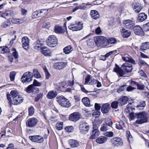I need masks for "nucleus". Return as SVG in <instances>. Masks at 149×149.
Returning a JSON list of instances; mask_svg holds the SVG:
<instances>
[{
    "label": "nucleus",
    "instance_id": "72a5a7b5",
    "mask_svg": "<svg viewBox=\"0 0 149 149\" xmlns=\"http://www.w3.org/2000/svg\"><path fill=\"white\" fill-rule=\"evenodd\" d=\"M149 49V42H145L142 44L140 46L141 50L143 51Z\"/></svg>",
    "mask_w": 149,
    "mask_h": 149
},
{
    "label": "nucleus",
    "instance_id": "f3484780",
    "mask_svg": "<svg viewBox=\"0 0 149 149\" xmlns=\"http://www.w3.org/2000/svg\"><path fill=\"white\" fill-rule=\"evenodd\" d=\"M80 116L78 112H74L71 114L69 116V120L74 122L76 121L80 118Z\"/></svg>",
    "mask_w": 149,
    "mask_h": 149
},
{
    "label": "nucleus",
    "instance_id": "69168bd1",
    "mask_svg": "<svg viewBox=\"0 0 149 149\" xmlns=\"http://www.w3.org/2000/svg\"><path fill=\"white\" fill-rule=\"evenodd\" d=\"M101 113L99 111H95L93 113V115L94 116H96V117H98L100 115Z\"/></svg>",
    "mask_w": 149,
    "mask_h": 149
},
{
    "label": "nucleus",
    "instance_id": "a18cd8bd",
    "mask_svg": "<svg viewBox=\"0 0 149 149\" xmlns=\"http://www.w3.org/2000/svg\"><path fill=\"white\" fill-rule=\"evenodd\" d=\"M63 123L62 122L58 123L56 124V128L59 130H61L63 127Z\"/></svg>",
    "mask_w": 149,
    "mask_h": 149
},
{
    "label": "nucleus",
    "instance_id": "473e14b6",
    "mask_svg": "<svg viewBox=\"0 0 149 149\" xmlns=\"http://www.w3.org/2000/svg\"><path fill=\"white\" fill-rule=\"evenodd\" d=\"M107 138L104 136H101L97 138L96 141L97 143L102 144L105 142L107 141Z\"/></svg>",
    "mask_w": 149,
    "mask_h": 149
},
{
    "label": "nucleus",
    "instance_id": "4d7b16f0",
    "mask_svg": "<svg viewBox=\"0 0 149 149\" xmlns=\"http://www.w3.org/2000/svg\"><path fill=\"white\" fill-rule=\"evenodd\" d=\"M13 51L12 53L13 55V56H14L15 58H18V53L16 51L15 49H13Z\"/></svg>",
    "mask_w": 149,
    "mask_h": 149
},
{
    "label": "nucleus",
    "instance_id": "a878e982",
    "mask_svg": "<svg viewBox=\"0 0 149 149\" xmlns=\"http://www.w3.org/2000/svg\"><path fill=\"white\" fill-rule=\"evenodd\" d=\"M122 59L124 61L128 62L134 64H135V61L128 55H125L122 57Z\"/></svg>",
    "mask_w": 149,
    "mask_h": 149
},
{
    "label": "nucleus",
    "instance_id": "37998d69",
    "mask_svg": "<svg viewBox=\"0 0 149 149\" xmlns=\"http://www.w3.org/2000/svg\"><path fill=\"white\" fill-rule=\"evenodd\" d=\"M138 113H134L131 112L130 113V119L131 120H133L135 118H137Z\"/></svg>",
    "mask_w": 149,
    "mask_h": 149
},
{
    "label": "nucleus",
    "instance_id": "5701e85b",
    "mask_svg": "<svg viewBox=\"0 0 149 149\" xmlns=\"http://www.w3.org/2000/svg\"><path fill=\"white\" fill-rule=\"evenodd\" d=\"M110 109V104L108 103L104 104L101 107V111L104 113H108Z\"/></svg>",
    "mask_w": 149,
    "mask_h": 149
},
{
    "label": "nucleus",
    "instance_id": "bf43d9fd",
    "mask_svg": "<svg viewBox=\"0 0 149 149\" xmlns=\"http://www.w3.org/2000/svg\"><path fill=\"white\" fill-rule=\"evenodd\" d=\"M46 79H48L50 76V74L47 69L44 70Z\"/></svg>",
    "mask_w": 149,
    "mask_h": 149
},
{
    "label": "nucleus",
    "instance_id": "cd10ccee",
    "mask_svg": "<svg viewBox=\"0 0 149 149\" xmlns=\"http://www.w3.org/2000/svg\"><path fill=\"white\" fill-rule=\"evenodd\" d=\"M120 31L123 37H128L131 35V32L130 31L124 28H122Z\"/></svg>",
    "mask_w": 149,
    "mask_h": 149
},
{
    "label": "nucleus",
    "instance_id": "e2e57ef3",
    "mask_svg": "<svg viewBox=\"0 0 149 149\" xmlns=\"http://www.w3.org/2000/svg\"><path fill=\"white\" fill-rule=\"evenodd\" d=\"M143 27L145 31H149V22L144 25Z\"/></svg>",
    "mask_w": 149,
    "mask_h": 149
},
{
    "label": "nucleus",
    "instance_id": "864d4df0",
    "mask_svg": "<svg viewBox=\"0 0 149 149\" xmlns=\"http://www.w3.org/2000/svg\"><path fill=\"white\" fill-rule=\"evenodd\" d=\"M15 74L16 73L15 72H12L10 73V77L11 81L14 80Z\"/></svg>",
    "mask_w": 149,
    "mask_h": 149
},
{
    "label": "nucleus",
    "instance_id": "f704fd0d",
    "mask_svg": "<svg viewBox=\"0 0 149 149\" xmlns=\"http://www.w3.org/2000/svg\"><path fill=\"white\" fill-rule=\"evenodd\" d=\"M25 20L23 18L21 19H13L11 22L14 24H20L24 22Z\"/></svg>",
    "mask_w": 149,
    "mask_h": 149
},
{
    "label": "nucleus",
    "instance_id": "bb28decb",
    "mask_svg": "<svg viewBox=\"0 0 149 149\" xmlns=\"http://www.w3.org/2000/svg\"><path fill=\"white\" fill-rule=\"evenodd\" d=\"M69 144L70 146L72 148H76L79 145V142L77 140L74 139L70 140Z\"/></svg>",
    "mask_w": 149,
    "mask_h": 149
},
{
    "label": "nucleus",
    "instance_id": "1a4fd4ad",
    "mask_svg": "<svg viewBox=\"0 0 149 149\" xmlns=\"http://www.w3.org/2000/svg\"><path fill=\"white\" fill-rule=\"evenodd\" d=\"M123 26L125 28L130 29H133L135 25L134 21L130 19L123 20Z\"/></svg>",
    "mask_w": 149,
    "mask_h": 149
},
{
    "label": "nucleus",
    "instance_id": "f03ea898",
    "mask_svg": "<svg viewBox=\"0 0 149 149\" xmlns=\"http://www.w3.org/2000/svg\"><path fill=\"white\" fill-rule=\"evenodd\" d=\"M42 39L37 40L34 43L35 49H38L41 48V53L45 56H50L51 55V52L48 48L44 47L41 48V46L43 45V41H42Z\"/></svg>",
    "mask_w": 149,
    "mask_h": 149
},
{
    "label": "nucleus",
    "instance_id": "603ef678",
    "mask_svg": "<svg viewBox=\"0 0 149 149\" xmlns=\"http://www.w3.org/2000/svg\"><path fill=\"white\" fill-rule=\"evenodd\" d=\"M34 112V109L33 107L31 106L29 109V113L30 116H32Z\"/></svg>",
    "mask_w": 149,
    "mask_h": 149
},
{
    "label": "nucleus",
    "instance_id": "c85d7f7f",
    "mask_svg": "<svg viewBox=\"0 0 149 149\" xmlns=\"http://www.w3.org/2000/svg\"><path fill=\"white\" fill-rule=\"evenodd\" d=\"M90 14L91 17L93 19H96L99 17L100 15L99 12L95 10H91Z\"/></svg>",
    "mask_w": 149,
    "mask_h": 149
},
{
    "label": "nucleus",
    "instance_id": "c9c22d12",
    "mask_svg": "<svg viewBox=\"0 0 149 149\" xmlns=\"http://www.w3.org/2000/svg\"><path fill=\"white\" fill-rule=\"evenodd\" d=\"M146 105L145 102L144 101H142L140 102L139 104L137 105L136 108L139 110H143Z\"/></svg>",
    "mask_w": 149,
    "mask_h": 149
},
{
    "label": "nucleus",
    "instance_id": "3c124183",
    "mask_svg": "<svg viewBox=\"0 0 149 149\" xmlns=\"http://www.w3.org/2000/svg\"><path fill=\"white\" fill-rule=\"evenodd\" d=\"M39 15L38 11H35L33 13L32 15V17L33 18H36L40 17Z\"/></svg>",
    "mask_w": 149,
    "mask_h": 149
},
{
    "label": "nucleus",
    "instance_id": "a19ab883",
    "mask_svg": "<svg viewBox=\"0 0 149 149\" xmlns=\"http://www.w3.org/2000/svg\"><path fill=\"white\" fill-rule=\"evenodd\" d=\"M105 122L106 123L105 124L110 127L112 126L113 124L111 119L109 118H106L105 119Z\"/></svg>",
    "mask_w": 149,
    "mask_h": 149
},
{
    "label": "nucleus",
    "instance_id": "ddd939ff",
    "mask_svg": "<svg viewBox=\"0 0 149 149\" xmlns=\"http://www.w3.org/2000/svg\"><path fill=\"white\" fill-rule=\"evenodd\" d=\"M68 27L69 29L73 31L80 30L82 29V24L81 22H78L75 24L70 26Z\"/></svg>",
    "mask_w": 149,
    "mask_h": 149
},
{
    "label": "nucleus",
    "instance_id": "2f4dec72",
    "mask_svg": "<svg viewBox=\"0 0 149 149\" xmlns=\"http://www.w3.org/2000/svg\"><path fill=\"white\" fill-rule=\"evenodd\" d=\"M147 17V15L144 13H140L139 14L138 17V21L139 22H142L145 20Z\"/></svg>",
    "mask_w": 149,
    "mask_h": 149
},
{
    "label": "nucleus",
    "instance_id": "7c9ffc66",
    "mask_svg": "<svg viewBox=\"0 0 149 149\" xmlns=\"http://www.w3.org/2000/svg\"><path fill=\"white\" fill-rule=\"evenodd\" d=\"M55 32L57 33L62 34L65 32V30L62 26H56L54 28Z\"/></svg>",
    "mask_w": 149,
    "mask_h": 149
},
{
    "label": "nucleus",
    "instance_id": "79ce46f5",
    "mask_svg": "<svg viewBox=\"0 0 149 149\" xmlns=\"http://www.w3.org/2000/svg\"><path fill=\"white\" fill-rule=\"evenodd\" d=\"M33 76H34L36 78H40L41 77V76L38 70L36 69L33 70Z\"/></svg>",
    "mask_w": 149,
    "mask_h": 149
},
{
    "label": "nucleus",
    "instance_id": "9b49d317",
    "mask_svg": "<svg viewBox=\"0 0 149 149\" xmlns=\"http://www.w3.org/2000/svg\"><path fill=\"white\" fill-rule=\"evenodd\" d=\"M112 145L113 146H122L123 141L119 137H116L111 140Z\"/></svg>",
    "mask_w": 149,
    "mask_h": 149
},
{
    "label": "nucleus",
    "instance_id": "9d476101",
    "mask_svg": "<svg viewBox=\"0 0 149 149\" xmlns=\"http://www.w3.org/2000/svg\"><path fill=\"white\" fill-rule=\"evenodd\" d=\"M38 120L35 118H29L26 121V126L30 127H35L37 124Z\"/></svg>",
    "mask_w": 149,
    "mask_h": 149
},
{
    "label": "nucleus",
    "instance_id": "dca6fc26",
    "mask_svg": "<svg viewBox=\"0 0 149 149\" xmlns=\"http://www.w3.org/2000/svg\"><path fill=\"white\" fill-rule=\"evenodd\" d=\"M97 80L91 77L90 75H88L85 77V84H89L91 85L95 84L97 83Z\"/></svg>",
    "mask_w": 149,
    "mask_h": 149
},
{
    "label": "nucleus",
    "instance_id": "49530a36",
    "mask_svg": "<svg viewBox=\"0 0 149 149\" xmlns=\"http://www.w3.org/2000/svg\"><path fill=\"white\" fill-rule=\"evenodd\" d=\"M108 44L109 43L110 44H114L116 42L117 40L115 38H109L108 40Z\"/></svg>",
    "mask_w": 149,
    "mask_h": 149
},
{
    "label": "nucleus",
    "instance_id": "aec40b11",
    "mask_svg": "<svg viewBox=\"0 0 149 149\" xmlns=\"http://www.w3.org/2000/svg\"><path fill=\"white\" fill-rule=\"evenodd\" d=\"M38 89L33 84L29 85L26 89V91L28 93L36 92Z\"/></svg>",
    "mask_w": 149,
    "mask_h": 149
},
{
    "label": "nucleus",
    "instance_id": "052dcab7",
    "mask_svg": "<svg viewBox=\"0 0 149 149\" xmlns=\"http://www.w3.org/2000/svg\"><path fill=\"white\" fill-rule=\"evenodd\" d=\"M73 129L74 128L72 126H68L65 128V130L68 132H72Z\"/></svg>",
    "mask_w": 149,
    "mask_h": 149
},
{
    "label": "nucleus",
    "instance_id": "4468645a",
    "mask_svg": "<svg viewBox=\"0 0 149 149\" xmlns=\"http://www.w3.org/2000/svg\"><path fill=\"white\" fill-rule=\"evenodd\" d=\"M57 40L56 38H49L46 40V43L49 47H54L57 44Z\"/></svg>",
    "mask_w": 149,
    "mask_h": 149
},
{
    "label": "nucleus",
    "instance_id": "20e7f679",
    "mask_svg": "<svg viewBox=\"0 0 149 149\" xmlns=\"http://www.w3.org/2000/svg\"><path fill=\"white\" fill-rule=\"evenodd\" d=\"M57 102L62 107L68 108L71 106V104L68 100L63 96H58L56 98Z\"/></svg>",
    "mask_w": 149,
    "mask_h": 149
},
{
    "label": "nucleus",
    "instance_id": "393cba45",
    "mask_svg": "<svg viewBox=\"0 0 149 149\" xmlns=\"http://www.w3.org/2000/svg\"><path fill=\"white\" fill-rule=\"evenodd\" d=\"M57 95V92L55 91H50L49 92L47 95V98L49 99L55 97Z\"/></svg>",
    "mask_w": 149,
    "mask_h": 149
},
{
    "label": "nucleus",
    "instance_id": "c756f323",
    "mask_svg": "<svg viewBox=\"0 0 149 149\" xmlns=\"http://www.w3.org/2000/svg\"><path fill=\"white\" fill-rule=\"evenodd\" d=\"M132 8L134 12L136 13H139L143 8L141 5L136 4L132 6Z\"/></svg>",
    "mask_w": 149,
    "mask_h": 149
},
{
    "label": "nucleus",
    "instance_id": "8fccbe9b",
    "mask_svg": "<svg viewBox=\"0 0 149 149\" xmlns=\"http://www.w3.org/2000/svg\"><path fill=\"white\" fill-rule=\"evenodd\" d=\"M9 22H3L1 25V26L2 28H6L8 27L10 24Z\"/></svg>",
    "mask_w": 149,
    "mask_h": 149
},
{
    "label": "nucleus",
    "instance_id": "680f3d73",
    "mask_svg": "<svg viewBox=\"0 0 149 149\" xmlns=\"http://www.w3.org/2000/svg\"><path fill=\"white\" fill-rule=\"evenodd\" d=\"M137 89L138 90H143L145 87L144 85L141 84H140L138 83V85L137 86Z\"/></svg>",
    "mask_w": 149,
    "mask_h": 149
},
{
    "label": "nucleus",
    "instance_id": "774afa93",
    "mask_svg": "<svg viewBox=\"0 0 149 149\" xmlns=\"http://www.w3.org/2000/svg\"><path fill=\"white\" fill-rule=\"evenodd\" d=\"M11 130L9 129H6V130L5 132V134L8 136H10L11 134Z\"/></svg>",
    "mask_w": 149,
    "mask_h": 149
},
{
    "label": "nucleus",
    "instance_id": "6e6d98bb",
    "mask_svg": "<svg viewBox=\"0 0 149 149\" xmlns=\"http://www.w3.org/2000/svg\"><path fill=\"white\" fill-rule=\"evenodd\" d=\"M104 135L108 137H111L113 136V134L112 132H108L105 133Z\"/></svg>",
    "mask_w": 149,
    "mask_h": 149
},
{
    "label": "nucleus",
    "instance_id": "0e129e2a",
    "mask_svg": "<svg viewBox=\"0 0 149 149\" xmlns=\"http://www.w3.org/2000/svg\"><path fill=\"white\" fill-rule=\"evenodd\" d=\"M101 106L100 104L95 103V110L100 111L101 108Z\"/></svg>",
    "mask_w": 149,
    "mask_h": 149
},
{
    "label": "nucleus",
    "instance_id": "c03bdc74",
    "mask_svg": "<svg viewBox=\"0 0 149 149\" xmlns=\"http://www.w3.org/2000/svg\"><path fill=\"white\" fill-rule=\"evenodd\" d=\"M100 130L102 132H105L108 130L107 125L105 124H102L101 125Z\"/></svg>",
    "mask_w": 149,
    "mask_h": 149
},
{
    "label": "nucleus",
    "instance_id": "423d86ee",
    "mask_svg": "<svg viewBox=\"0 0 149 149\" xmlns=\"http://www.w3.org/2000/svg\"><path fill=\"white\" fill-rule=\"evenodd\" d=\"M95 43L98 47L106 46L108 45V40L107 38H95Z\"/></svg>",
    "mask_w": 149,
    "mask_h": 149
},
{
    "label": "nucleus",
    "instance_id": "39448f33",
    "mask_svg": "<svg viewBox=\"0 0 149 149\" xmlns=\"http://www.w3.org/2000/svg\"><path fill=\"white\" fill-rule=\"evenodd\" d=\"M93 130L91 132L90 139H94L96 138L99 135V131L98 129L99 125L97 124L93 123Z\"/></svg>",
    "mask_w": 149,
    "mask_h": 149
},
{
    "label": "nucleus",
    "instance_id": "a211bd4d",
    "mask_svg": "<svg viewBox=\"0 0 149 149\" xmlns=\"http://www.w3.org/2000/svg\"><path fill=\"white\" fill-rule=\"evenodd\" d=\"M134 31L135 34L142 36L144 35V32L140 26H136L134 27Z\"/></svg>",
    "mask_w": 149,
    "mask_h": 149
},
{
    "label": "nucleus",
    "instance_id": "de8ad7c7",
    "mask_svg": "<svg viewBox=\"0 0 149 149\" xmlns=\"http://www.w3.org/2000/svg\"><path fill=\"white\" fill-rule=\"evenodd\" d=\"M38 13L40 17L43 16L47 12L46 9H42L40 10H38Z\"/></svg>",
    "mask_w": 149,
    "mask_h": 149
},
{
    "label": "nucleus",
    "instance_id": "f8f14e48",
    "mask_svg": "<svg viewBox=\"0 0 149 149\" xmlns=\"http://www.w3.org/2000/svg\"><path fill=\"white\" fill-rule=\"evenodd\" d=\"M19 95V93L17 91L15 90H12L11 91L10 94L9 95H7V99L9 101L12 100L11 99V98L12 99H14V100L13 101L14 102V101H16L15 99L17 97L18 98V97H17Z\"/></svg>",
    "mask_w": 149,
    "mask_h": 149
},
{
    "label": "nucleus",
    "instance_id": "412c9836",
    "mask_svg": "<svg viewBox=\"0 0 149 149\" xmlns=\"http://www.w3.org/2000/svg\"><path fill=\"white\" fill-rule=\"evenodd\" d=\"M66 65V63L64 62H57L54 63V68L57 69H61L64 68Z\"/></svg>",
    "mask_w": 149,
    "mask_h": 149
},
{
    "label": "nucleus",
    "instance_id": "6ab92c4d",
    "mask_svg": "<svg viewBox=\"0 0 149 149\" xmlns=\"http://www.w3.org/2000/svg\"><path fill=\"white\" fill-rule=\"evenodd\" d=\"M19 98H17L15 99L16 101L13 102L14 99H12V100L10 101V104L11 105L13 104L14 105H17L20 104L21 103L23 102L24 99L20 95L17 96V97Z\"/></svg>",
    "mask_w": 149,
    "mask_h": 149
},
{
    "label": "nucleus",
    "instance_id": "6e6552de",
    "mask_svg": "<svg viewBox=\"0 0 149 149\" xmlns=\"http://www.w3.org/2000/svg\"><path fill=\"white\" fill-rule=\"evenodd\" d=\"M79 129L81 133L85 134L88 131L89 126L87 123L81 122L79 125Z\"/></svg>",
    "mask_w": 149,
    "mask_h": 149
},
{
    "label": "nucleus",
    "instance_id": "338daca9",
    "mask_svg": "<svg viewBox=\"0 0 149 149\" xmlns=\"http://www.w3.org/2000/svg\"><path fill=\"white\" fill-rule=\"evenodd\" d=\"M87 45L91 47L93 46V42L92 40L91 39H90L89 40L87 41Z\"/></svg>",
    "mask_w": 149,
    "mask_h": 149
},
{
    "label": "nucleus",
    "instance_id": "f257e3e1",
    "mask_svg": "<svg viewBox=\"0 0 149 149\" xmlns=\"http://www.w3.org/2000/svg\"><path fill=\"white\" fill-rule=\"evenodd\" d=\"M115 65V67L114 68L113 71L116 72L120 77L123 76L124 72L123 70H124L126 72H129L132 70V65L127 63H124L122 65L121 68L122 70L117 64H116Z\"/></svg>",
    "mask_w": 149,
    "mask_h": 149
},
{
    "label": "nucleus",
    "instance_id": "b1692460",
    "mask_svg": "<svg viewBox=\"0 0 149 149\" xmlns=\"http://www.w3.org/2000/svg\"><path fill=\"white\" fill-rule=\"evenodd\" d=\"M128 99L127 97L123 96L120 97L118 100L119 105L123 106L126 104L128 101Z\"/></svg>",
    "mask_w": 149,
    "mask_h": 149
},
{
    "label": "nucleus",
    "instance_id": "7ed1b4c3",
    "mask_svg": "<svg viewBox=\"0 0 149 149\" xmlns=\"http://www.w3.org/2000/svg\"><path fill=\"white\" fill-rule=\"evenodd\" d=\"M148 114L145 111L138 113L137 119L135 123L139 125L147 123L148 121Z\"/></svg>",
    "mask_w": 149,
    "mask_h": 149
},
{
    "label": "nucleus",
    "instance_id": "4be33fe9",
    "mask_svg": "<svg viewBox=\"0 0 149 149\" xmlns=\"http://www.w3.org/2000/svg\"><path fill=\"white\" fill-rule=\"evenodd\" d=\"M29 40L28 38H22V42L23 47L24 49L27 50L29 49Z\"/></svg>",
    "mask_w": 149,
    "mask_h": 149
},
{
    "label": "nucleus",
    "instance_id": "2eb2a0df",
    "mask_svg": "<svg viewBox=\"0 0 149 149\" xmlns=\"http://www.w3.org/2000/svg\"><path fill=\"white\" fill-rule=\"evenodd\" d=\"M29 138L32 141L39 143H42L44 141L43 138L39 135L30 136Z\"/></svg>",
    "mask_w": 149,
    "mask_h": 149
},
{
    "label": "nucleus",
    "instance_id": "09e8293b",
    "mask_svg": "<svg viewBox=\"0 0 149 149\" xmlns=\"http://www.w3.org/2000/svg\"><path fill=\"white\" fill-rule=\"evenodd\" d=\"M118 101H114L112 102L111 104V106L113 108L116 109L118 107Z\"/></svg>",
    "mask_w": 149,
    "mask_h": 149
},
{
    "label": "nucleus",
    "instance_id": "13d9d810",
    "mask_svg": "<svg viewBox=\"0 0 149 149\" xmlns=\"http://www.w3.org/2000/svg\"><path fill=\"white\" fill-rule=\"evenodd\" d=\"M33 85L35 86H41V85H42V83H41L38 82L36 80L34 79L33 81Z\"/></svg>",
    "mask_w": 149,
    "mask_h": 149
},
{
    "label": "nucleus",
    "instance_id": "5fc2aeb1",
    "mask_svg": "<svg viewBox=\"0 0 149 149\" xmlns=\"http://www.w3.org/2000/svg\"><path fill=\"white\" fill-rule=\"evenodd\" d=\"M2 53H5L7 52H10L9 49L7 47H2Z\"/></svg>",
    "mask_w": 149,
    "mask_h": 149
},
{
    "label": "nucleus",
    "instance_id": "0eeeda50",
    "mask_svg": "<svg viewBox=\"0 0 149 149\" xmlns=\"http://www.w3.org/2000/svg\"><path fill=\"white\" fill-rule=\"evenodd\" d=\"M33 77L32 73L30 72H27L24 74L21 78V80L23 83L29 82L32 80Z\"/></svg>",
    "mask_w": 149,
    "mask_h": 149
},
{
    "label": "nucleus",
    "instance_id": "e433bc0d",
    "mask_svg": "<svg viewBox=\"0 0 149 149\" xmlns=\"http://www.w3.org/2000/svg\"><path fill=\"white\" fill-rule=\"evenodd\" d=\"M125 127L124 123L122 121L118 122L116 124V128L119 130L123 129Z\"/></svg>",
    "mask_w": 149,
    "mask_h": 149
},
{
    "label": "nucleus",
    "instance_id": "4c0bfd02",
    "mask_svg": "<svg viewBox=\"0 0 149 149\" xmlns=\"http://www.w3.org/2000/svg\"><path fill=\"white\" fill-rule=\"evenodd\" d=\"M82 102L84 104L86 107H90L91 106L90 100L87 97H84L82 99Z\"/></svg>",
    "mask_w": 149,
    "mask_h": 149
},
{
    "label": "nucleus",
    "instance_id": "58836bf2",
    "mask_svg": "<svg viewBox=\"0 0 149 149\" xmlns=\"http://www.w3.org/2000/svg\"><path fill=\"white\" fill-rule=\"evenodd\" d=\"M64 52L66 54L70 53L72 50V48L70 46H68L65 47L63 49Z\"/></svg>",
    "mask_w": 149,
    "mask_h": 149
},
{
    "label": "nucleus",
    "instance_id": "ea45409f",
    "mask_svg": "<svg viewBox=\"0 0 149 149\" xmlns=\"http://www.w3.org/2000/svg\"><path fill=\"white\" fill-rule=\"evenodd\" d=\"M87 8L86 6L85 5H81L78 6L73 9L72 12H74L77 10L79 9L84 10Z\"/></svg>",
    "mask_w": 149,
    "mask_h": 149
}]
</instances>
